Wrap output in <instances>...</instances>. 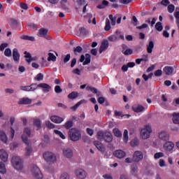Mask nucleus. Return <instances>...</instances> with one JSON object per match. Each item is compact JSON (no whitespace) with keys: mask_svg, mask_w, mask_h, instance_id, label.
<instances>
[{"mask_svg":"<svg viewBox=\"0 0 179 179\" xmlns=\"http://www.w3.org/2000/svg\"><path fill=\"white\" fill-rule=\"evenodd\" d=\"M97 138L99 141H105L108 143L113 142V134L110 131L103 132L99 131L97 132Z\"/></svg>","mask_w":179,"mask_h":179,"instance_id":"nucleus-1","label":"nucleus"},{"mask_svg":"<svg viewBox=\"0 0 179 179\" xmlns=\"http://www.w3.org/2000/svg\"><path fill=\"white\" fill-rule=\"evenodd\" d=\"M11 163L13 164V167L15 170H17L18 171L23 170V160H22L20 157L17 156H13L11 159Z\"/></svg>","mask_w":179,"mask_h":179,"instance_id":"nucleus-2","label":"nucleus"},{"mask_svg":"<svg viewBox=\"0 0 179 179\" xmlns=\"http://www.w3.org/2000/svg\"><path fill=\"white\" fill-rule=\"evenodd\" d=\"M69 137L73 142L79 141L81 138L80 131L77 129L72 128L69 131Z\"/></svg>","mask_w":179,"mask_h":179,"instance_id":"nucleus-3","label":"nucleus"},{"mask_svg":"<svg viewBox=\"0 0 179 179\" xmlns=\"http://www.w3.org/2000/svg\"><path fill=\"white\" fill-rule=\"evenodd\" d=\"M152 132H153V130H152V126L149 124L144 126V127L141 131V139H149Z\"/></svg>","mask_w":179,"mask_h":179,"instance_id":"nucleus-4","label":"nucleus"},{"mask_svg":"<svg viewBox=\"0 0 179 179\" xmlns=\"http://www.w3.org/2000/svg\"><path fill=\"white\" fill-rule=\"evenodd\" d=\"M43 157L49 164H54V163L57 162V155L50 151L43 153Z\"/></svg>","mask_w":179,"mask_h":179,"instance_id":"nucleus-5","label":"nucleus"},{"mask_svg":"<svg viewBox=\"0 0 179 179\" xmlns=\"http://www.w3.org/2000/svg\"><path fill=\"white\" fill-rule=\"evenodd\" d=\"M31 172L32 176L37 179H43V173L40 169L38 168L37 165H31Z\"/></svg>","mask_w":179,"mask_h":179,"instance_id":"nucleus-6","label":"nucleus"},{"mask_svg":"<svg viewBox=\"0 0 179 179\" xmlns=\"http://www.w3.org/2000/svg\"><path fill=\"white\" fill-rule=\"evenodd\" d=\"M75 175L78 179H85L87 177V172L83 169H78L75 171Z\"/></svg>","mask_w":179,"mask_h":179,"instance_id":"nucleus-7","label":"nucleus"},{"mask_svg":"<svg viewBox=\"0 0 179 179\" xmlns=\"http://www.w3.org/2000/svg\"><path fill=\"white\" fill-rule=\"evenodd\" d=\"M176 145H174V143L172 141H166V143L164 144L163 148L165 152H167L169 153H171L174 149V147Z\"/></svg>","mask_w":179,"mask_h":179,"instance_id":"nucleus-8","label":"nucleus"},{"mask_svg":"<svg viewBox=\"0 0 179 179\" xmlns=\"http://www.w3.org/2000/svg\"><path fill=\"white\" fill-rule=\"evenodd\" d=\"M158 137L162 142H167L170 141V134L166 131H162L158 134Z\"/></svg>","mask_w":179,"mask_h":179,"instance_id":"nucleus-9","label":"nucleus"},{"mask_svg":"<svg viewBox=\"0 0 179 179\" xmlns=\"http://www.w3.org/2000/svg\"><path fill=\"white\" fill-rule=\"evenodd\" d=\"M143 159V153L141 151H136L133 155L132 160L135 163H139Z\"/></svg>","mask_w":179,"mask_h":179,"instance_id":"nucleus-10","label":"nucleus"},{"mask_svg":"<svg viewBox=\"0 0 179 179\" xmlns=\"http://www.w3.org/2000/svg\"><path fill=\"white\" fill-rule=\"evenodd\" d=\"M37 89V84L33 83L31 85L27 86H21L20 90H23L24 92H34Z\"/></svg>","mask_w":179,"mask_h":179,"instance_id":"nucleus-11","label":"nucleus"},{"mask_svg":"<svg viewBox=\"0 0 179 179\" xmlns=\"http://www.w3.org/2000/svg\"><path fill=\"white\" fill-rule=\"evenodd\" d=\"M48 29L41 28L39 29L37 36H38V37H44L46 40H50V36H48Z\"/></svg>","mask_w":179,"mask_h":179,"instance_id":"nucleus-12","label":"nucleus"},{"mask_svg":"<svg viewBox=\"0 0 179 179\" xmlns=\"http://www.w3.org/2000/svg\"><path fill=\"white\" fill-rule=\"evenodd\" d=\"M63 155L66 159H71L73 157V151L71 148L63 149Z\"/></svg>","mask_w":179,"mask_h":179,"instance_id":"nucleus-13","label":"nucleus"},{"mask_svg":"<svg viewBox=\"0 0 179 179\" xmlns=\"http://www.w3.org/2000/svg\"><path fill=\"white\" fill-rule=\"evenodd\" d=\"M94 145L96 146L98 150H99V152H101L102 153L106 152V147H104V145H103V143H101L100 141H94Z\"/></svg>","mask_w":179,"mask_h":179,"instance_id":"nucleus-14","label":"nucleus"},{"mask_svg":"<svg viewBox=\"0 0 179 179\" xmlns=\"http://www.w3.org/2000/svg\"><path fill=\"white\" fill-rule=\"evenodd\" d=\"M86 90H90V92L94 93V94H96V97L103 96V94H101V92L97 90V89L96 87L88 86V87H86Z\"/></svg>","mask_w":179,"mask_h":179,"instance_id":"nucleus-15","label":"nucleus"},{"mask_svg":"<svg viewBox=\"0 0 179 179\" xmlns=\"http://www.w3.org/2000/svg\"><path fill=\"white\" fill-rule=\"evenodd\" d=\"M37 87H41L43 89L44 93H48L51 90V86L47 83H41L37 85Z\"/></svg>","mask_w":179,"mask_h":179,"instance_id":"nucleus-16","label":"nucleus"},{"mask_svg":"<svg viewBox=\"0 0 179 179\" xmlns=\"http://www.w3.org/2000/svg\"><path fill=\"white\" fill-rule=\"evenodd\" d=\"M113 155L115 157H117V159H123V157L127 156V153L122 150H115Z\"/></svg>","mask_w":179,"mask_h":179,"instance_id":"nucleus-17","label":"nucleus"},{"mask_svg":"<svg viewBox=\"0 0 179 179\" xmlns=\"http://www.w3.org/2000/svg\"><path fill=\"white\" fill-rule=\"evenodd\" d=\"M13 58L15 62H19V61H20V54L19 53L17 48H14L13 50Z\"/></svg>","mask_w":179,"mask_h":179,"instance_id":"nucleus-18","label":"nucleus"},{"mask_svg":"<svg viewBox=\"0 0 179 179\" xmlns=\"http://www.w3.org/2000/svg\"><path fill=\"white\" fill-rule=\"evenodd\" d=\"M108 40H104L102 41L100 49H99V54H101L103 52L106 51L107 48H108Z\"/></svg>","mask_w":179,"mask_h":179,"instance_id":"nucleus-19","label":"nucleus"},{"mask_svg":"<svg viewBox=\"0 0 179 179\" xmlns=\"http://www.w3.org/2000/svg\"><path fill=\"white\" fill-rule=\"evenodd\" d=\"M8 157H9L8 152L3 149L0 150V159L2 162H8Z\"/></svg>","mask_w":179,"mask_h":179,"instance_id":"nucleus-20","label":"nucleus"},{"mask_svg":"<svg viewBox=\"0 0 179 179\" xmlns=\"http://www.w3.org/2000/svg\"><path fill=\"white\" fill-rule=\"evenodd\" d=\"M164 73L167 76L173 75V72H174V68L173 66H166L163 69Z\"/></svg>","mask_w":179,"mask_h":179,"instance_id":"nucleus-21","label":"nucleus"},{"mask_svg":"<svg viewBox=\"0 0 179 179\" xmlns=\"http://www.w3.org/2000/svg\"><path fill=\"white\" fill-rule=\"evenodd\" d=\"M50 120L52 122H55V124H61L64 121V118L57 116V115H53L50 117Z\"/></svg>","mask_w":179,"mask_h":179,"instance_id":"nucleus-22","label":"nucleus"},{"mask_svg":"<svg viewBox=\"0 0 179 179\" xmlns=\"http://www.w3.org/2000/svg\"><path fill=\"white\" fill-rule=\"evenodd\" d=\"M131 108L134 113H142V111H145V107L142 105H134Z\"/></svg>","mask_w":179,"mask_h":179,"instance_id":"nucleus-23","label":"nucleus"},{"mask_svg":"<svg viewBox=\"0 0 179 179\" xmlns=\"http://www.w3.org/2000/svg\"><path fill=\"white\" fill-rule=\"evenodd\" d=\"M108 39L109 41H117V40H120V31L115 32V34L110 36Z\"/></svg>","mask_w":179,"mask_h":179,"instance_id":"nucleus-24","label":"nucleus"},{"mask_svg":"<svg viewBox=\"0 0 179 179\" xmlns=\"http://www.w3.org/2000/svg\"><path fill=\"white\" fill-rule=\"evenodd\" d=\"M153 48H155V43L152 41H150L147 45V52L148 54H152L153 52Z\"/></svg>","mask_w":179,"mask_h":179,"instance_id":"nucleus-25","label":"nucleus"},{"mask_svg":"<svg viewBox=\"0 0 179 179\" xmlns=\"http://www.w3.org/2000/svg\"><path fill=\"white\" fill-rule=\"evenodd\" d=\"M0 139L3 143H8V136H6V133H5V131H0Z\"/></svg>","mask_w":179,"mask_h":179,"instance_id":"nucleus-26","label":"nucleus"},{"mask_svg":"<svg viewBox=\"0 0 179 179\" xmlns=\"http://www.w3.org/2000/svg\"><path fill=\"white\" fill-rule=\"evenodd\" d=\"M83 103L85 104H86V103H87V101H86V100L83 99L81 101H80L79 102H78L76 105H74L73 106H72L71 108V110H72L73 111H76V110H78V108L81 106L82 104H83Z\"/></svg>","mask_w":179,"mask_h":179,"instance_id":"nucleus-27","label":"nucleus"},{"mask_svg":"<svg viewBox=\"0 0 179 179\" xmlns=\"http://www.w3.org/2000/svg\"><path fill=\"white\" fill-rule=\"evenodd\" d=\"M18 104H31V99L29 98H22L20 99Z\"/></svg>","mask_w":179,"mask_h":179,"instance_id":"nucleus-28","label":"nucleus"},{"mask_svg":"<svg viewBox=\"0 0 179 179\" xmlns=\"http://www.w3.org/2000/svg\"><path fill=\"white\" fill-rule=\"evenodd\" d=\"M24 54L25 55L24 57L26 58V61L27 62H28V64H30L31 61L34 60L33 59V58H31V55L29 52H27V51H25Z\"/></svg>","mask_w":179,"mask_h":179,"instance_id":"nucleus-29","label":"nucleus"},{"mask_svg":"<svg viewBox=\"0 0 179 179\" xmlns=\"http://www.w3.org/2000/svg\"><path fill=\"white\" fill-rule=\"evenodd\" d=\"M20 38H22V40H27L29 41H36L34 36H29L27 35H22L20 36Z\"/></svg>","mask_w":179,"mask_h":179,"instance_id":"nucleus-30","label":"nucleus"},{"mask_svg":"<svg viewBox=\"0 0 179 179\" xmlns=\"http://www.w3.org/2000/svg\"><path fill=\"white\" fill-rule=\"evenodd\" d=\"M92 59V56L90 54L85 55V61L83 62V65H89Z\"/></svg>","mask_w":179,"mask_h":179,"instance_id":"nucleus-31","label":"nucleus"},{"mask_svg":"<svg viewBox=\"0 0 179 179\" xmlns=\"http://www.w3.org/2000/svg\"><path fill=\"white\" fill-rule=\"evenodd\" d=\"M172 120H173V124H179V113H173Z\"/></svg>","mask_w":179,"mask_h":179,"instance_id":"nucleus-32","label":"nucleus"},{"mask_svg":"<svg viewBox=\"0 0 179 179\" xmlns=\"http://www.w3.org/2000/svg\"><path fill=\"white\" fill-rule=\"evenodd\" d=\"M131 173L133 176L138 174V166H136V164L131 165Z\"/></svg>","mask_w":179,"mask_h":179,"instance_id":"nucleus-33","label":"nucleus"},{"mask_svg":"<svg viewBox=\"0 0 179 179\" xmlns=\"http://www.w3.org/2000/svg\"><path fill=\"white\" fill-rule=\"evenodd\" d=\"M78 96H79V93L76 92H72L68 95L69 99H70L71 100H73Z\"/></svg>","mask_w":179,"mask_h":179,"instance_id":"nucleus-34","label":"nucleus"},{"mask_svg":"<svg viewBox=\"0 0 179 179\" xmlns=\"http://www.w3.org/2000/svg\"><path fill=\"white\" fill-rule=\"evenodd\" d=\"M106 6H108V1L106 0H103L102 3L99 4L97 6L98 9H104Z\"/></svg>","mask_w":179,"mask_h":179,"instance_id":"nucleus-35","label":"nucleus"},{"mask_svg":"<svg viewBox=\"0 0 179 179\" xmlns=\"http://www.w3.org/2000/svg\"><path fill=\"white\" fill-rule=\"evenodd\" d=\"M0 173L1 174H5L6 173V166L2 162H0Z\"/></svg>","mask_w":179,"mask_h":179,"instance_id":"nucleus-36","label":"nucleus"},{"mask_svg":"<svg viewBox=\"0 0 179 179\" xmlns=\"http://www.w3.org/2000/svg\"><path fill=\"white\" fill-rule=\"evenodd\" d=\"M64 128H66V129H70V128H72V127H73V122L71 120H69L64 124Z\"/></svg>","mask_w":179,"mask_h":179,"instance_id":"nucleus-37","label":"nucleus"},{"mask_svg":"<svg viewBox=\"0 0 179 179\" xmlns=\"http://www.w3.org/2000/svg\"><path fill=\"white\" fill-rule=\"evenodd\" d=\"M130 145H131V146H132V148H135V146H138V145H139V139L134 138V139L131 140Z\"/></svg>","mask_w":179,"mask_h":179,"instance_id":"nucleus-38","label":"nucleus"},{"mask_svg":"<svg viewBox=\"0 0 179 179\" xmlns=\"http://www.w3.org/2000/svg\"><path fill=\"white\" fill-rule=\"evenodd\" d=\"M48 61H52L53 62H55V61H57V57H55V55H54L52 53L49 52L48 53Z\"/></svg>","mask_w":179,"mask_h":179,"instance_id":"nucleus-39","label":"nucleus"},{"mask_svg":"<svg viewBox=\"0 0 179 179\" xmlns=\"http://www.w3.org/2000/svg\"><path fill=\"white\" fill-rule=\"evenodd\" d=\"M34 125L37 127L38 130L40 129V128H41V122L40 121V119H35L34 120Z\"/></svg>","mask_w":179,"mask_h":179,"instance_id":"nucleus-40","label":"nucleus"},{"mask_svg":"<svg viewBox=\"0 0 179 179\" xmlns=\"http://www.w3.org/2000/svg\"><path fill=\"white\" fill-rule=\"evenodd\" d=\"M113 134H114L115 136H117V138H121V136H122V134L118 129H114Z\"/></svg>","mask_w":179,"mask_h":179,"instance_id":"nucleus-41","label":"nucleus"},{"mask_svg":"<svg viewBox=\"0 0 179 179\" xmlns=\"http://www.w3.org/2000/svg\"><path fill=\"white\" fill-rule=\"evenodd\" d=\"M45 125L49 129H54L55 128V124H52L50 121L48 120L45 122Z\"/></svg>","mask_w":179,"mask_h":179,"instance_id":"nucleus-42","label":"nucleus"},{"mask_svg":"<svg viewBox=\"0 0 179 179\" xmlns=\"http://www.w3.org/2000/svg\"><path fill=\"white\" fill-rule=\"evenodd\" d=\"M155 29L157 31H162V30H163V25L162 24V22H157L155 24Z\"/></svg>","mask_w":179,"mask_h":179,"instance_id":"nucleus-43","label":"nucleus"},{"mask_svg":"<svg viewBox=\"0 0 179 179\" xmlns=\"http://www.w3.org/2000/svg\"><path fill=\"white\" fill-rule=\"evenodd\" d=\"M74 54L76 55L78 53L80 54L82 51H83V48L80 46H77L76 48H73Z\"/></svg>","mask_w":179,"mask_h":179,"instance_id":"nucleus-44","label":"nucleus"},{"mask_svg":"<svg viewBox=\"0 0 179 179\" xmlns=\"http://www.w3.org/2000/svg\"><path fill=\"white\" fill-rule=\"evenodd\" d=\"M34 79H35V80H37L38 82H41V80H43L44 79V75H43V73H39L34 78Z\"/></svg>","mask_w":179,"mask_h":179,"instance_id":"nucleus-45","label":"nucleus"},{"mask_svg":"<svg viewBox=\"0 0 179 179\" xmlns=\"http://www.w3.org/2000/svg\"><path fill=\"white\" fill-rule=\"evenodd\" d=\"M104 29L106 31H110V30L111 29V25H110V20L106 19V26Z\"/></svg>","mask_w":179,"mask_h":179,"instance_id":"nucleus-46","label":"nucleus"},{"mask_svg":"<svg viewBox=\"0 0 179 179\" xmlns=\"http://www.w3.org/2000/svg\"><path fill=\"white\" fill-rule=\"evenodd\" d=\"M123 138H124V143H128V130L125 129L123 133Z\"/></svg>","mask_w":179,"mask_h":179,"instance_id":"nucleus-47","label":"nucleus"},{"mask_svg":"<svg viewBox=\"0 0 179 179\" xmlns=\"http://www.w3.org/2000/svg\"><path fill=\"white\" fill-rule=\"evenodd\" d=\"M109 19L110 20L112 26H115V22H117V17H113V15H110Z\"/></svg>","mask_w":179,"mask_h":179,"instance_id":"nucleus-48","label":"nucleus"},{"mask_svg":"<svg viewBox=\"0 0 179 179\" xmlns=\"http://www.w3.org/2000/svg\"><path fill=\"white\" fill-rule=\"evenodd\" d=\"M152 76H153V73H150L148 76L143 74V78L144 79L145 82H148L149 79H152Z\"/></svg>","mask_w":179,"mask_h":179,"instance_id":"nucleus-49","label":"nucleus"},{"mask_svg":"<svg viewBox=\"0 0 179 179\" xmlns=\"http://www.w3.org/2000/svg\"><path fill=\"white\" fill-rule=\"evenodd\" d=\"M5 57H12V50L10 48H6L4 51Z\"/></svg>","mask_w":179,"mask_h":179,"instance_id":"nucleus-50","label":"nucleus"},{"mask_svg":"<svg viewBox=\"0 0 179 179\" xmlns=\"http://www.w3.org/2000/svg\"><path fill=\"white\" fill-rule=\"evenodd\" d=\"M22 139L24 143H25L28 146L30 145V141H29V139H27V136L26 135L22 134Z\"/></svg>","mask_w":179,"mask_h":179,"instance_id":"nucleus-51","label":"nucleus"},{"mask_svg":"<svg viewBox=\"0 0 179 179\" xmlns=\"http://www.w3.org/2000/svg\"><path fill=\"white\" fill-rule=\"evenodd\" d=\"M55 134H56V135H58L59 136H60V138L62 139H66L65 135H64V134H62L61 132V131L59 130H54Z\"/></svg>","mask_w":179,"mask_h":179,"instance_id":"nucleus-52","label":"nucleus"},{"mask_svg":"<svg viewBox=\"0 0 179 179\" xmlns=\"http://www.w3.org/2000/svg\"><path fill=\"white\" fill-rule=\"evenodd\" d=\"M122 52L124 55H132V54H134V50L131 48H127L125 52L122 51Z\"/></svg>","mask_w":179,"mask_h":179,"instance_id":"nucleus-53","label":"nucleus"},{"mask_svg":"<svg viewBox=\"0 0 179 179\" xmlns=\"http://www.w3.org/2000/svg\"><path fill=\"white\" fill-rule=\"evenodd\" d=\"M25 150H26L25 152L26 156H30V155H31V152H33V149L30 146L27 147Z\"/></svg>","mask_w":179,"mask_h":179,"instance_id":"nucleus-54","label":"nucleus"},{"mask_svg":"<svg viewBox=\"0 0 179 179\" xmlns=\"http://www.w3.org/2000/svg\"><path fill=\"white\" fill-rule=\"evenodd\" d=\"M175 10H176V6H174V5L169 4L168 6V12L169 13H173V12H174Z\"/></svg>","mask_w":179,"mask_h":179,"instance_id":"nucleus-55","label":"nucleus"},{"mask_svg":"<svg viewBox=\"0 0 179 179\" xmlns=\"http://www.w3.org/2000/svg\"><path fill=\"white\" fill-rule=\"evenodd\" d=\"M80 36H87V31L85 28H80L79 29Z\"/></svg>","mask_w":179,"mask_h":179,"instance_id":"nucleus-56","label":"nucleus"},{"mask_svg":"<svg viewBox=\"0 0 179 179\" xmlns=\"http://www.w3.org/2000/svg\"><path fill=\"white\" fill-rule=\"evenodd\" d=\"M155 159H160V157H164V153L163 152H157L154 155Z\"/></svg>","mask_w":179,"mask_h":179,"instance_id":"nucleus-57","label":"nucleus"},{"mask_svg":"<svg viewBox=\"0 0 179 179\" xmlns=\"http://www.w3.org/2000/svg\"><path fill=\"white\" fill-rule=\"evenodd\" d=\"M55 93H57V94H59V93H62V90L61 89V86L59 85H56L55 87Z\"/></svg>","mask_w":179,"mask_h":179,"instance_id":"nucleus-58","label":"nucleus"},{"mask_svg":"<svg viewBox=\"0 0 179 179\" xmlns=\"http://www.w3.org/2000/svg\"><path fill=\"white\" fill-rule=\"evenodd\" d=\"M154 75L155 76L160 77L162 75H163V71L161 69H158L155 71Z\"/></svg>","mask_w":179,"mask_h":179,"instance_id":"nucleus-59","label":"nucleus"},{"mask_svg":"<svg viewBox=\"0 0 179 179\" xmlns=\"http://www.w3.org/2000/svg\"><path fill=\"white\" fill-rule=\"evenodd\" d=\"M70 178L71 177L69 176V174H68L67 173H63L60 176V179H70Z\"/></svg>","mask_w":179,"mask_h":179,"instance_id":"nucleus-60","label":"nucleus"},{"mask_svg":"<svg viewBox=\"0 0 179 179\" xmlns=\"http://www.w3.org/2000/svg\"><path fill=\"white\" fill-rule=\"evenodd\" d=\"M161 5H163L164 6H169V5H170V1H169V0H162L161 1Z\"/></svg>","mask_w":179,"mask_h":179,"instance_id":"nucleus-61","label":"nucleus"},{"mask_svg":"<svg viewBox=\"0 0 179 179\" xmlns=\"http://www.w3.org/2000/svg\"><path fill=\"white\" fill-rule=\"evenodd\" d=\"M131 23L134 24V26H138V18H136V16H133Z\"/></svg>","mask_w":179,"mask_h":179,"instance_id":"nucleus-62","label":"nucleus"},{"mask_svg":"<svg viewBox=\"0 0 179 179\" xmlns=\"http://www.w3.org/2000/svg\"><path fill=\"white\" fill-rule=\"evenodd\" d=\"M8 47V43H1L0 45V51H3Z\"/></svg>","mask_w":179,"mask_h":179,"instance_id":"nucleus-63","label":"nucleus"},{"mask_svg":"<svg viewBox=\"0 0 179 179\" xmlns=\"http://www.w3.org/2000/svg\"><path fill=\"white\" fill-rule=\"evenodd\" d=\"M103 178H104V179H113V176H111V174H108V173L103 175Z\"/></svg>","mask_w":179,"mask_h":179,"instance_id":"nucleus-64","label":"nucleus"}]
</instances>
